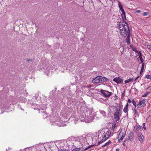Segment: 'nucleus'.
<instances>
[{"label": "nucleus", "mask_w": 151, "mask_h": 151, "mask_svg": "<svg viewBox=\"0 0 151 151\" xmlns=\"http://www.w3.org/2000/svg\"><path fill=\"white\" fill-rule=\"evenodd\" d=\"M128 140V139H127V138L126 139H125V140H124V141L123 142L125 143L127 141V140Z\"/></svg>", "instance_id": "40"}, {"label": "nucleus", "mask_w": 151, "mask_h": 151, "mask_svg": "<svg viewBox=\"0 0 151 151\" xmlns=\"http://www.w3.org/2000/svg\"><path fill=\"white\" fill-rule=\"evenodd\" d=\"M94 146V145H90V146H88V147H87L84 150H88V149L90 148L91 147H93Z\"/></svg>", "instance_id": "22"}, {"label": "nucleus", "mask_w": 151, "mask_h": 151, "mask_svg": "<svg viewBox=\"0 0 151 151\" xmlns=\"http://www.w3.org/2000/svg\"><path fill=\"white\" fill-rule=\"evenodd\" d=\"M107 80L108 78H107L105 77L101 76V80L100 83L106 82L107 81Z\"/></svg>", "instance_id": "11"}, {"label": "nucleus", "mask_w": 151, "mask_h": 151, "mask_svg": "<svg viewBox=\"0 0 151 151\" xmlns=\"http://www.w3.org/2000/svg\"><path fill=\"white\" fill-rule=\"evenodd\" d=\"M137 127H138V128L139 129H141L142 128V127L141 126L139 125H138V126H137Z\"/></svg>", "instance_id": "36"}, {"label": "nucleus", "mask_w": 151, "mask_h": 151, "mask_svg": "<svg viewBox=\"0 0 151 151\" xmlns=\"http://www.w3.org/2000/svg\"><path fill=\"white\" fill-rule=\"evenodd\" d=\"M126 135V132H124L122 131L120 132L119 134L118 135V138H120L118 139L119 142H120L125 137Z\"/></svg>", "instance_id": "5"}, {"label": "nucleus", "mask_w": 151, "mask_h": 151, "mask_svg": "<svg viewBox=\"0 0 151 151\" xmlns=\"http://www.w3.org/2000/svg\"><path fill=\"white\" fill-rule=\"evenodd\" d=\"M137 107L138 108H140L142 106V104L140 102V101H139V104L137 105Z\"/></svg>", "instance_id": "21"}, {"label": "nucleus", "mask_w": 151, "mask_h": 151, "mask_svg": "<svg viewBox=\"0 0 151 151\" xmlns=\"http://www.w3.org/2000/svg\"><path fill=\"white\" fill-rule=\"evenodd\" d=\"M145 78L151 79V76L149 75H147L146 76Z\"/></svg>", "instance_id": "28"}, {"label": "nucleus", "mask_w": 151, "mask_h": 151, "mask_svg": "<svg viewBox=\"0 0 151 151\" xmlns=\"http://www.w3.org/2000/svg\"><path fill=\"white\" fill-rule=\"evenodd\" d=\"M111 131L108 128H106L104 129V132L103 135V138L102 140L98 142L97 145L101 143L104 142L106 139H107L110 136L111 134Z\"/></svg>", "instance_id": "2"}, {"label": "nucleus", "mask_w": 151, "mask_h": 151, "mask_svg": "<svg viewBox=\"0 0 151 151\" xmlns=\"http://www.w3.org/2000/svg\"><path fill=\"white\" fill-rule=\"evenodd\" d=\"M134 139V134L132 132H131L129 134L128 136V141L131 142H132Z\"/></svg>", "instance_id": "6"}, {"label": "nucleus", "mask_w": 151, "mask_h": 151, "mask_svg": "<svg viewBox=\"0 0 151 151\" xmlns=\"http://www.w3.org/2000/svg\"><path fill=\"white\" fill-rule=\"evenodd\" d=\"M100 80L101 76H97L93 79L92 82L93 83H100Z\"/></svg>", "instance_id": "7"}, {"label": "nucleus", "mask_w": 151, "mask_h": 151, "mask_svg": "<svg viewBox=\"0 0 151 151\" xmlns=\"http://www.w3.org/2000/svg\"><path fill=\"white\" fill-rule=\"evenodd\" d=\"M138 137L139 140L141 142L143 141L144 137L141 133L138 134Z\"/></svg>", "instance_id": "9"}, {"label": "nucleus", "mask_w": 151, "mask_h": 151, "mask_svg": "<svg viewBox=\"0 0 151 151\" xmlns=\"http://www.w3.org/2000/svg\"><path fill=\"white\" fill-rule=\"evenodd\" d=\"M133 105L135 107V108H136V107L137 106V104H134Z\"/></svg>", "instance_id": "42"}, {"label": "nucleus", "mask_w": 151, "mask_h": 151, "mask_svg": "<svg viewBox=\"0 0 151 151\" xmlns=\"http://www.w3.org/2000/svg\"><path fill=\"white\" fill-rule=\"evenodd\" d=\"M100 92L105 97H109L112 94L111 92L102 89L101 90Z\"/></svg>", "instance_id": "3"}, {"label": "nucleus", "mask_w": 151, "mask_h": 151, "mask_svg": "<svg viewBox=\"0 0 151 151\" xmlns=\"http://www.w3.org/2000/svg\"><path fill=\"white\" fill-rule=\"evenodd\" d=\"M139 76H138L137 77H136V79H135V80H134V81H137V80L138 79V78H139Z\"/></svg>", "instance_id": "39"}, {"label": "nucleus", "mask_w": 151, "mask_h": 151, "mask_svg": "<svg viewBox=\"0 0 151 151\" xmlns=\"http://www.w3.org/2000/svg\"><path fill=\"white\" fill-rule=\"evenodd\" d=\"M137 53H139V58L140 59L141 63H142L144 61V60L142 58V54L140 51H137Z\"/></svg>", "instance_id": "12"}, {"label": "nucleus", "mask_w": 151, "mask_h": 151, "mask_svg": "<svg viewBox=\"0 0 151 151\" xmlns=\"http://www.w3.org/2000/svg\"><path fill=\"white\" fill-rule=\"evenodd\" d=\"M129 106V105H128V103H127V104L124 107V108L123 109V111H124L125 113H127V114H128L127 112H128V111H127V110H128V106Z\"/></svg>", "instance_id": "13"}, {"label": "nucleus", "mask_w": 151, "mask_h": 151, "mask_svg": "<svg viewBox=\"0 0 151 151\" xmlns=\"http://www.w3.org/2000/svg\"><path fill=\"white\" fill-rule=\"evenodd\" d=\"M134 80V78H129L125 81V83H126L131 82Z\"/></svg>", "instance_id": "15"}, {"label": "nucleus", "mask_w": 151, "mask_h": 151, "mask_svg": "<svg viewBox=\"0 0 151 151\" xmlns=\"http://www.w3.org/2000/svg\"><path fill=\"white\" fill-rule=\"evenodd\" d=\"M122 145L124 147H126V145L125 143L123 142V143H122Z\"/></svg>", "instance_id": "38"}, {"label": "nucleus", "mask_w": 151, "mask_h": 151, "mask_svg": "<svg viewBox=\"0 0 151 151\" xmlns=\"http://www.w3.org/2000/svg\"><path fill=\"white\" fill-rule=\"evenodd\" d=\"M128 34H127V38H126V42L128 44H130V32H129V31L127 33Z\"/></svg>", "instance_id": "10"}, {"label": "nucleus", "mask_w": 151, "mask_h": 151, "mask_svg": "<svg viewBox=\"0 0 151 151\" xmlns=\"http://www.w3.org/2000/svg\"><path fill=\"white\" fill-rule=\"evenodd\" d=\"M149 92H146L143 95H142V97L147 96L149 94Z\"/></svg>", "instance_id": "25"}, {"label": "nucleus", "mask_w": 151, "mask_h": 151, "mask_svg": "<svg viewBox=\"0 0 151 151\" xmlns=\"http://www.w3.org/2000/svg\"><path fill=\"white\" fill-rule=\"evenodd\" d=\"M120 109L119 108L117 109L116 110V112L114 115V119L116 120V122L118 121L119 119L120 115L119 111Z\"/></svg>", "instance_id": "4"}, {"label": "nucleus", "mask_w": 151, "mask_h": 151, "mask_svg": "<svg viewBox=\"0 0 151 151\" xmlns=\"http://www.w3.org/2000/svg\"><path fill=\"white\" fill-rule=\"evenodd\" d=\"M122 19L123 21H124V20L126 19V17L125 15H122Z\"/></svg>", "instance_id": "27"}, {"label": "nucleus", "mask_w": 151, "mask_h": 151, "mask_svg": "<svg viewBox=\"0 0 151 151\" xmlns=\"http://www.w3.org/2000/svg\"><path fill=\"white\" fill-rule=\"evenodd\" d=\"M142 125H143V127H145V123H143Z\"/></svg>", "instance_id": "43"}, {"label": "nucleus", "mask_w": 151, "mask_h": 151, "mask_svg": "<svg viewBox=\"0 0 151 151\" xmlns=\"http://www.w3.org/2000/svg\"><path fill=\"white\" fill-rule=\"evenodd\" d=\"M132 102V101H131V100L130 99H128V101H127V103H130L131 102Z\"/></svg>", "instance_id": "35"}, {"label": "nucleus", "mask_w": 151, "mask_h": 151, "mask_svg": "<svg viewBox=\"0 0 151 151\" xmlns=\"http://www.w3.org/2000/svg\"><path fill=\"white\" fill-rule=\"evenodd\" d=\"M147 48L150 49L151 50V45H148L147 46Z\"/></svg>", "instance_id": "37"}, {"label": "nucleus", "mask_w": 151, "mask_h": 151, "mask_svg": "<svg viewBox=\"0 0 151 151\" xmlns=\"http://www.w3.org/2000/svg\"><path fill=\"white\" fill-rule=\"evenodd\" d=\"M133 50L135 52H137V51H136L135 50L133 49Z\"/></svg>", "instance_id": "48"}, {"label": "nucleus", "mask_w": 151, "mask_h": 151, "mask_svg": "<svg viewBox=\"0 0 151 151\" xmlns=\"http://www.w3.org/2000/svg\"><path fill=\"white\" fill-rule=\"evenodd\" d=\"M134 131L136 133H137L139 132V129L138 128L137 126H134Z\"/></svg>", "instance_id": "14"}, {"label": "nucleus", "mask_w": 151, "mask_h": 151, "mask_svg": "<svg viewBox=\"0 0 151 151\" xmlns=\"http://www.w3.org/2000/svg\"><path fill=\"white\" fill-rule=\"evenodd\" d=\"M75 151V149H73L72 151Z\"/></svg>", "instance_id": "47"}, {"label": "nucleus", "mask_w": 151, "mask_h": 151, "mask_svg": "<svg viewBox=\"0 0 151 151\" xmlns=\"http://www.w3.org/2000/svg\"><path fill=\"white\" fill-rule=\"evenodd\" d=\"M149 89H150V90L151 89V86L148 87L146 88V90H147Z\"/></svg>", "instance_id": "33"}, {"label": "nucleus", "mask_w": 151, "mask_h": 151, "mask_svg": "<svg viewBox=\"0 0 151 151\" xmlns=\"http://www.w3.org/2000/svg\"><path fill=\"white\" fill-rule=\"evenodd\" d=\"M1 108H4V105H3V106H1Z\"/></svg>", "instance_id": "46"}, {"label": "nucleus", "mask_w": 151, "mask_h": 151, "mask_svg": "<svg viewBox=\"0 0 151 151\" xmlns=\"http://www.w3.org/2000/svg\"><path fill=\"white\" fill-rule=\"evenodd\" d=\"M113 81L116 82L117 83H122L123 81L122 79L120 78L116 77L113 79Z\"/></svg>", "instance_id": "8"}, {"label": "nucleus", "mask_w": 151, "mask_h": 151, "mask_svg": "<svg viewBox=\"0 0 151 151\" xmlns=\"http://www.w3.org/2000/svg\"><path fill=\"white\" fill-rule=\"evenodd\" d=\"M119 149H116V151H119Z\"/></svg>", "instance_id": "45"}, {"label": "nucleus", "mask_w": 151, "mask_h": 151, "mask_svg": "<svg viewBox=\"0 0 151 151\" xmlns=\"http://www.w3.org/2000/svg\"><path fill=\"white\" fill-rule=\"evenodd\" d=\"M132 103L133 104V105L135 104H136V102H135L134 99H133L132 102Z\"/></svg>", "instance_id": "32"}, {"label": "nucleus", "mask_w": 151, "mask_h": 151, "mask_svg": "<svg viewBox=\"0 0 151 151\" xmlns=\"http://www.w3.org/2000/svg\"><path fill=\"white\" fill-rule=\"evenodd\" d=\"M74 149H75V151H83V150L80 148H76Z\"/></svg>", "instance_id": "24"}, {"label": "nucleus", "mask_w": 151, "mask_h": 151, "mask_svg": "<svg viewBox=\"0 0 151 151\" xmlns=\"http://www.w3.org/2000/svg\"><path fill=\"white\" fill-rule=\"evenodd\" d=\"M124 23H119L117 24V27L120 30V34L124 37H126L129 31L130 32L128 24L126 22Z\"/></svg>", "instance_id": "1"}, {"label": "nucleus", "mask_w": 151, "mask_h": 151, "mask_svg": "<svg viewBox=\"0 0 151 151\" xmlns=\"http://www.w3.org/2000/svg\"><path fill=\"white\" fill-rule=\"evenodd\" d=\"M143 128H144V129L145 130H146V127H143Z\"/></svg>", "instance_id": "44"}, {"label": "nucleus", "mask_w": 151, "mask_h": 151, "mask_svg": "<svg viewBox=\"0 0 151 151\" xmlns=\"http://www.w3.org/2000/svg\"><path fill=\"white\" fill-rule=\"evenodd\" d=\"M32 61V59H27V61L28 62H29L30 61Z\"/></svg>", "instance_id": "34"}, {"label": "nucleus", "mask_w": 151, "mask_h": 151, "mask_svg": "<svg viewBox=\"0 0 151 151\" xmlns=\"http://www.w3.org/2000/svg\"><path fill=\"white\" fill-rule=\"evenodd\" d=\"M134 114L135 116H138L139 115V113L137 111L136 109H134Z\"/></svg>", "instance_id": "20"}, {"label": "nucleus", "mask_w": 151, "mask_h": 151, "mask_svg": "<svg viewBox=\"0 0 151 151\" xmlns=\"http://www.w3.org/2000/svg\"><path fill=\"white\" fill-rule=\"evenodd\" d=\"M119 6L121 11H122L124 10L123 7L122 5L121 4V3L120 2L119 3Z\"/></svg>", "instance_id": "19"}, {"label": "nucleus", "mask_w": 151, "mask_h": 151, "mask_svg": "<svg viewBox=\"0 0 151 151\" xmlns=\"http://www.w3.org/2000/svg\"><path fill=\"white\" fill-rule=\"evenodd\" d=\"M125 91L124 90L122 94L121 98L122 99L124 98V96H125Z\"/></svg>", "instance_id": "26"}, {"label": "nucleus", "mask_w": 151, "mask_h": 151, "mask_svg": "<svg viewBox=\"0 0 151 151\" xmlns=\"http://www.w3.org/2000/svg\"><path fill=\"white\" fill-rule=\"evenodd\" d=\"M41 114L43 116V118L44 117H47V114H46L45 112H43L41 113Z\"/></svg>", "instance_id": "23"}, {"label": "nucleus", "mask_w": 151, "mask_h": 151, "mask_svg": "<svg viewBox=\"0 0 151 151\" xmlns=\"http://www.w3.org/2000/svg\"><path fill=\"white\" fill-rule=\"evenodd\" d=\"M121 11L122 12V15H125V12L124 11V10Z\"/></svg>", "instance_id": "31"}, {"label": "nucleus", "mask_w": 151, "mask_h": 151, "mask_svg": "<svg viewBox=\"0 0 151 151\" xmlns=\"http://www.w3.org/2000/svg\"><path fill=\"white\" fill-rule=\"evenodd\" d=\"M141 12V11L140 10H137V11H136V12L137 13H140V12Z\"/></svg>", "instance_id": "41"}, {"label": "nucleus", "mask_w": 151, "mask_h": 151, "mask_svg": "<svg viewBox=\"0 0 151 151\" xmlns=\"http://www.w3.org/2000/svg\"><path fill=\"white\" fill-rule=\"evenodd\" d=\"M146 101V100L144 99L142 101H140V102L141 103V104H142V106H144L146 105V104L145 103V102Z\"/></svg>", "instance_id": "16"}, {"label": "nucleus", "mask_w": 151, "mask_h": 151, "mask_svg": "<svg viewBox=\"0 0 151 151\" xmlns=\"http://www.w3.org/2000/svg\"><path fill=\"white\" fill-rule=\"evenodd\" d=\"M148 12H145L142 15L144 16H145L148 15Z\"/></svg>", "instance_id": "29"}, {"label": "nucleus", "mask_w": 151, "mask_h": 151, "mask_svg": "<svg viewBox=\"0 0 151 151\" xmlns=\"http://www.w3.org/2000/svg\"><path fill=\"white\" fill-rule=\"evenodd\" d=\"M145 65L144 63H143L140 72V74H141V73L143 72L144 70V67Z\"/></svg>", "instance_id": "17"}, {"label": "nucleus", "mask_w": 151, "mask_h": 151, "mask_svg": "<svg viewBox=\"0 0 151 151\" xmlns=\"http://www.w3.org/2000/svg\"><path fill=\"white\" fill-rule=\"evenodd\" d=\"M111 143V142L110 140H109L107 142L105 143V144L102 146V147H105L106 146L109 145Z\"/></svg>", "instance_id": "18"}, {"label": "nucleus", "mask_w": 151, "mask_h": 151, "mask_svg": "<svg viewBox=\"0 0 151 151\" xmlns=\"http://www.w3.org/2000/svg\"><path fill=\"white\" fill-rule=\"evenodd\" d=\"M58 151H68V150L65 149H59V150H58Z\"/></svg>", "instance_id": "30"}]
</instances>
